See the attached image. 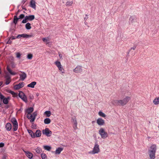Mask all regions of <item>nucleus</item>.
Wrapping results in <instances>:
<instances>
[{"label": "nucleus", "instance_id": "obj_1", "mask_svg": "<svg viewBox=\"0 0 159 159\" xmlns=\"http://www.w3.org/2000/svg\"><path fill=\"white\" fill-rule=\"evenodd\" d=\"M156 150V146L155 144L152 145L150 147L148 150L149 159H154L155 158V153Z\"/></svg>", "mask_w": 159, "mask_h": 159}, {"label": "nucleus", "instance_id": "obj_16", "mask_svg": "<svg viewBox=\"0 0 159 159\" xmlns=\"http://www.w3.org/2000/svg\"><path fill=\"white\" fill-rule=\"evenodd\" d=\"M34 134L35 138L36 137H39L41 136L42 133L41 131L39 129L36 130V132Z\"/></svg>", "mask_w": 159, "mask_h": 159}, {"label": "nucleus", "instance_id": "obj_43", "mask_svg": "<svg viewBox=\"0 0 159 159\" xmlns=\"http://www.w3.org/2000/svg\"><path fill=\"white\" fill-rule=\"evenodd\" d=\"M5 97L0 92V99L1 101H2V100Z\"/></svg>", "mask_w": 159, "mask_h": 159}, {"label": "nucleus", "instance_id": "obj_34", "mask_svg": "<svg viewBox=\"0 0 159 159\" xmlns=\"http://www.w3.org/2000/svg\"><path fill=\"white\" fill-rule=\"evenodd\" d=\"M73 3L72 1H68L66 2V6L69 7L71 6Z\"/></svg>", "mask_w": 159, "mask_h": 159}, {"label": "nucleus", "instance_id": "obj_64", "mask_svg": "<svg viewBox=\"0 0 159 159\" xmlns=\"http://www.w3.org/2000/svg\"><path fill=\"white\" fill-rule=\"evenodd\" d=\"M2 103L0 102V106L1 107L2 106Z\"/></svg>", "mask_w": 159, "mask_h": 159}, {"label": "nucleus", "instance_id": "obj_30", "mask_svg": "<svg viewBox=\"0 0 159 159\" xmlns=\"http://www.w3.org/2000/svg\"><path fill=\"white\" fill-rule=\"evenodd\" d=\"M43 148L46 150L48 151H50L51 149V147L48 145H45L43 146Z\"/></svg>", "mask_w": 159, "mask_h": 159}, {"label": "nucleus", "instance_id": "obj_12", "mask_svg": "<svg viewBox=\"0 0 159 159\" xmlns=\"http://www.w3.org/2000/svg\"><path fill=\"white\" fill-rule=\"evenodd\" d=\"M20 72L22 73V74H20L19 75L20 76V79L22 81H23L26 78L27 75L24 72L20 71Z\"/></svg>", "mask_w": 159, "mask_h": 159}, {"label": "nucleus", "instance_id": "obj_33", "mask_svg": "<svg viewBox=\"0 0 159 159\" xmlns=\"http://www.w3.org/2000/svg\"><path fill=\"white\" fill-rule=\"evenodd\" d=\"M36 152L38 153H40L42 152V149L41 148L38 147L35 150Z\"/></svg>", "mask_w": 159, "mask_h": 159}, {"label": "nucleus", "instance_id": "obj_36", "mask_svg": "<svg viewBox=\"0 0 159 159\" xmlns=\"http://www.w3.org/2000/svg\"><path fill=\"white\" fill-rule=\"evenodd\" d=\"M41 155L42 159H47V155L45 154L42 153L41 154Z\"/></svg>", "mask_w": 159, "mask_h": 159}, {"label": "nucleus", "instance_id": "obj_37", "mask_svg": "<svg viewBox=\"0 0 159 159\" xmlns=\"http://www.w3.org/2000/svg\"><path fill=\"white\" fill-rule=\"evenodd\" d=\"M137 46V44H134L133 47L131 48L130 49H129L128 51V54H129V52L131 50H135V48H136V47Z\"/></svg>", "mask_w": 159, "mask_h": 159}, {"label": "nucleus", "instance_id": "obj_50", "mask_svg": "<svg viewBox=\"0 0 159 159\" xmlns=\"http://www.w3.org/2000/svg\"><path fill=\"white\" fill-rule=\"evenodd\" d=\"M27 117L28 119H31L33 117V115H31L30 116H29V115H27Z\"/></svg>", "mask_w": 159, "mask_h": 159}, {"label": "nucleus", "instance_id": "obj_6", "mask_svg": "<svg viewBox=\"0 0 159 159\" xmlns=\"http://www.w3.org/2000/svg\"><path fill=\"white\" fill-rule=\"evenodd\" d=\"M42 133L48 137H50L52 134V132L48 128H46L42 130Z\"/></svg>", "mask_w": 159, "mask_h": 159}, {"label": "nucleus", "instance_id": "obj_58", "mask_svg": "<svg viewBox=\"0 0 159 159\" xmlns=\"http://www.w3.org/2000/svg\"><path fill=\"white\" fill-rule=\"evenodd\" d=\"M7 156L5 155H4L2 157V159H6Z\"/></svg>", "mask_w": 159, "mask_h": 159}, {"label": "nucleus", "instance_id": "obj_17", "mask_svg": "<svg viewBox=\"0 0 159 159\" xmlns=\"http://www.w3.org/2000/svg\"><path fill=\"white\" fill-rule=\"evenodd\" d=\"M27 18L28 21H32L34 20L35 18L34 16V15H30L29 16H25Z\"/></svg>", "mask_w": 159, "mask_h": 159}, {"label": "nucleus", "instance_id": "obj_44", "mask_svg": "<svg viewBox=\"0 0 159 159\" xmlns=\"http://www.w3.org/2000/svg\"><path fill=\"white\" fill-rule=\"evenodd\" d=\"M29 97L30 99L31 100L33 99L34 98V97L33 95L30 93L29 94Z\"/></svg>", "mask_w": 159, "mask_h": 159}, {"label": "nucleus", "instance_id": "obj_49", "mask_svg": "<svg viewBox=\"0 0 159 159\" xmlns=\"http://www.w3.org/2000/svg\"><path fill=\"white\" fill-rule=\"evenodd\" d=\"M36 126L37 125L33 123L31 127L33 128L36 129H37V128L36 127Z\"/></svg>", "mask_w": 159, "mask_h": 159}, {"label": "nucleus", "instance_id": "obj_45", "mask_svg": "<svg viewBox=\"0 0 159 159\" xmlns=\"http://www.w3.org/2000/svg\"><path fill=\"white\" fill-rule=\"evenodd\" d=\"M21 56V54L20 52L16 53V57L17 58H20Z\"/></svg>", "mask_w": 159, "mask_h": 159}, {"label": "nucleus", "instance_id": "obj_3", "mask_svg": "<svg viewBox=\"0 0 159 159\" xmlns=\"http://www.w3.org/2000/svg\"><path fill=\"white\" fill-rule=\"evenodd\" d=\"M99 134L100 135L101 137L103 139L108 137V134L107 132L105 131V130L102 128L100 129L99 131Z\"/></svg>", "mask_w": 159, "mask_h": 159}, {"label": "nucleus", "instance_id": "obj_41", "mask_svg": "<svg viewBox=\"0 0 159 159\" xmlns=\"http://www.w3.org/2000/svg\"><path fill=\"white\" fill-rule=\"evenodd\" d=\"M28 21V20H27V18H26L25 17V19L22 20L21 23H27Z\"/></svg>", "mask_w": 159, "mask_h": 159}, {"label": "nucleus", "instance_id": "obj_62", "mask_svg": "<svg viewBox=\"0 0 159 159\" xmlns=\"http://www.w3.org/2000/svg\"><path fill=\"white\" fill-rule=\"evenodd\" d=\"M22 9L25 10V11L26 10V9L24 7H23V6H22Z\"/></svg>", "mask_w": 159, "mask_h": 159}, {"label": "nucleus", "instance_id": "obj_21", "mask_svg": "<svg viewBox=\"0 0 159 159\" xmlns=\"http://www.w3.org/2000/svg\"><path fill=\"white\" fill-rule=\"evenodd\" d=\"M5 127L7 131L10 130L11 128V124L9 123H7L5 126Z\"/></svg>", "mask_w": 159, "mask_h": 159}, {"label": "nucleus", "instance_id": "obj_23", "mask_svg": "<svg viewBox=\"0 0 159 159\" xmlns=\"http://www.w3.org/2000/svg\"><path fill=\"white\" fill-rule=\"evenodd\" d=\"M72 122H73L74 124V127L75 129V128L77 127V122L76 119L75 117H72Z\"/></svg>", "mask_w": 159, "mask_h": 159}, {"label": "nucleus", "instance_id": "obj_55", "mask_svg": "<svg viewBox=\"0 0 159 159\" xmlns=\"http://www.w3.org/2000/svg\"><path fill=\"white\" fill-rule=\"evenodd\" d=\"M26 0H22L21 2V4H22V5L25 3L26 1Z\"/></svg>", "mask_w": 159, "mask_h": 159}, {"label": "nucleus", "instance_id": "obj_51", "mask_svg": "<svg viewBox=\"0 0 159 159\" xmlns=\"http://www.w3.org/2000/svg\"><path fill=\"white\" fill-rule=\"evenodd\" d=\"M4 145V143L1 142L0 143V148L3 147Z\"/></svg>", "mask_w": 159, "mask_h": 159}, {"label": "nucleus", "instance_id": "obj_22", "mask_svg": "<svg viewBox=\"0 0 159 159\" xmlns=\"http://www.w3.org/2000/svg\"><path fill=\"white\" fill-rule=\"evenodd\" d=\"M27 130L28 132V133L30 135L31 137L33 138H35V136L34 133L31 130L27 129Z\"/></svg>", "mask_w": 159, "mask_h": 159}, {"label": "nucleus", "instance_id": "obj_26", "mask_svg": "<svg viewBox=\"0 0 159 159\" xmlns=\"http://www.w3.org/2000/svg\"><path fill=\"white\" fill-rule=\"evenodd\" d=\"M153 103L155 105H157L159 104V98H156L153 100Z\"/></svg>", "mask_w": 159, "mask_h": 159}, {"label": "nucleus", "instance_id": "obj_8", "mask_svg": "<svg viewBox=\"0 0 159 159\" xmlns=\"http://www.w3.org/2000/svg\"><path fill=\"white\" fill-rule=\"evenodd\" d=\"M31 36H32L31 35L27 34H18L17 36L16 37V38L19 39L22 37L24 38H28L31 37Z\"/></svg>", "mask_w": 159, "mask_h": 159}, {"label": "nucleus", "instance_id": "obj_20", "mask_svg": "<svg viewBox=\"0 0 159 159\" xmlns=\"http://www.w3.org/2000/svg\"><path fill=\"white\" fill-rule=\"evenodd\" d=\"M36 84V82L33 81L30 84H28L27 86L28 87H30L33 88L34 87V86Z\"/></svg>", "mask_w": 159, "mask_h": 159}, {"label": "nucleus", "instance_id": "obj_28", "mask_svg": "<svg viewBox=\"0 0 159 159\" xmlns=\"http://www.w3.org/2000/svg\"><path fill=\"white\" fill-rule=\"evenodd\" d=\"M25 27L26 29L27 30H29L31 29V24L30 23H27L25 25Z\"/></svg>", "mask_w": 159, "mask_h": 159}, {"label": "nucleus", "instance_id": "obj_59", "mask_svg": "<svg viewBox=\"0 0 159 159\" xmlns=\"http://www.w3.org/2000/svg\"><path fill=\"white\" fill-rule=\"evenodd\" d=\"M20 10H19L18 11L15 13V15H16V16H17L18 14L19 13V12H20Z\"/></svg>", "mask_w": 159, "mask_h": 159}, {"label": "nucleus", "instance_id": "obj_61", "mask_svg": "<svg viewBox=\"0 0 159 159\" xmlns=\"http://www.w3.org/2000/svg\"><path fill=\"white\" fill-rule=\"evenodd\" d=\"M10 107V106L9 105H6L5 106V108L6 109H8V108H9V107Z\"/></svg>", "mask_w": 159, "mask_h": 159}, {"label": "nucleus", "instance_id": "obj_47", "mask_svg": "<svg viewBox=\"0 0 159 159\" xmlns=\"http://www.w3.org/2000/svg\"><path fill=\"white\" fill-rule=\"evenodd\" d=\"M33 115V117H34L35 118L36 116L37 115V113L36 111L34 112L33 113V114L32 115Z\"/></svg>", "mask_w": 159, "mask_h": 159}, {"label": "nucleus", "instance_id": "obj_53", "mask_svg": "<svg viewBox=\"0 0 159 159\" xmlns=\"http://www.w3.org/2000/svg\"><path fill=\"white\" fill-rule=\"evenodd\" d=\"M43 42H47L48 41V40L46 38H43Z\"/></svg>", "mask_w": 159, "mask_h": 159}, {"label": "nucleus", "instance_id": "obj_5", "mask_svg": "<svg viewBox=\"0 0 159 159\" xmlns=\"http://www.w3.org/2000/svg\"><path fill=\"white\" fill-rule=\"evenodd\" d=\"M18 96L23 101L26 103H27V100L26 96L23 92L20 91L18 94Z\"/></svg>", "mask_w": 159, "mask_h": 159}, {"label": "nucleus", "instance_id": "obj_2", "mask_svg": "<svg viewBox=\"0 0 159 159\" xmlns=\"http://www.w3.org/2000/svg\"><path fill=\"white\" fill-rule=\"evenodd\" d=\"M130 99V97H126L123 100H115L114 102L117 105L123 106L126 104Z\"/></svg>", "mask_w": 159, "mask_h": 159}, {"label": "nucleus", "instance_id": "obj_42", "mask_svg": "<svg viewBox=\"0 0 159 159\" xmlns=\"http://www.w3.org/2000/svg\"><path fill=\"white\" fill-rule=\"evenodd\" d=\"M24 17H25L24 15L23 14H21L18 18H19V19H22L24 18Z\"/></svg>", "mask_w": 159, "mask_h": 159}, {"label": "nucleus", "instance_id": "obj_24", "mask_svg": "<svg viewBox=\"0 0 159 159\" xmlns=\"http://www.w3.org/2000/svg\"><path fill=\"white\" fill-rule=\"evenodd\" d=\"M19 20V18H18L17 17L16 15H15L14 17L13 21L12 23H13L15 24V25H16Z\"/></svg>", "mask_w": 159, "mask_h": 159}, {"label": "nucleus", "instance_id": "obj_57", "mask_svg": "<svg viewBox=\"0 0 159 159\" xmlns=\"http://www.w3.org/2000/svg\"><path fill=\"white\" fill-rule=\"evenodd\" d=\"M16 37L15 38L14 36H12L11 37L10 39L11 40H14L16 39Z\"/></svg>", "mask_w": 159, "mask_h": 159}, {"label": "nucleus", "instance_id": "obj_9", "mask_svg": "<svg viewBox=\"0 0 159 159\" xmlns=\"http://www.w3.org/2000/svg\"><path fill=\"white\" fill-rule=\"evenodd\" d=\"M24 85V83L23 82L20 83L18 84H16L14 86L15 89L18 90L22 88Z\"/></svg>", "mask_w": 159, "mask_h": 159}, {"label": "nucleus", "instance_id": "obj_39", "mask_svg": "<svg viewBox=\"0 0 159 159\" xmlns=\"http://www.w3.org/2000/svg\"><path fill=\"white\" fill-rule=\"evenodd\" d=\"M59 70L61 71L62 73H64V70L63 68V67L61 66L59 67H58Z\"/></svg>", "mask_w": 159, "mask_h": 159}, {"label": "nucleus", "instance_id": "obj_35", "mask_svg": "<svg viewBox=\"0 0 159 159\" xmlns=\"http://www.w3.org/2000/svg\"><path fill=\"white\" fill-rule=\"evenodd\" d=\"M98 114L100 116H102V117H105L106 116V115L104 113L101 111H100L99 112Z\"/></svg>", "mask_w": 159, "mask_h": 159}, {"label": "nucleus", "instance_id": "obj_56", "mask_svg": "<svg viewBox=\"0 0 159 159\" xmlns=\"http://www.w3.org/2000/svg\"><path fill=\"white\" fill-rule=\"evenodd\" d=\"M12 42L11 40L10 39H9L7 42V43L8 44H11Z\"/></svg>", "mask_w": 159, "mask_h": 159}, {"label": "nucleus", "instance_id": "obj_46", "mask_svg": "<svg viewBox=\"0 0 159 159\" xmlns=\"http://www.w3.org/2000/svg\"><path fill=\"white\" fill-rule=\"evenodd\" d=\"M11 81L10 80H7L6 79V81L5 82V84L6 85H8L10 83Z\"/></svg>", "mask_w": 159, "mask_h": 159}, {"label": "nucleus", "instance_id": "obj_54", "mask_svg": "<svg viewBox=\"0 0 159 159\" xmlns=\"http://www.w3.org/2000/svg\"><path fill=\"white\" fill-rule=\"evenodd\" d=\"M88 17L87 15H86V16L84 18V21H86L88 19Z\"/></svg>", "mask_w": 159, "mask_h": 159}, {"label": "nucleus", "instance_id": "obj_11", "mask_svg": "<svg viewBox=\"0 0 159 159\" xmlns=\"http://www.w3.org/2000/svg\"><path fill=\"white\" fill-rule=\"evenodd\" d=\"M74 71L75 73H81L82 71L81 66H78L74 70Z\"/></svg>", "mask_w": 159, "mask_h": 159}, {"label": "nucleus", "instance_id": "obj_60", "mask_svg": "<svg viewBox=\"0 0 159 159\" xmlns=\"http://www.w3.org/2000/svg\"><path fill=\"white\" fill-rule=\"evenodd\" d=\"M11 66L12 67H15V65L14 63H11Z\"/></svg>", "mask_w": 159, "mask_h": 159}, {"label": "nucleus", "instance_id": "obj_4", "mask_svg": "<svg viewBox=\"0 0 159 159\" xmlns=\"http://www.w3.org/2000/svg\"><path fill=\"white\" fill-rule=\"evenodd\" d=\"M11 121L13 125V131H16L18 128V124L16 119L13 117L11 119Z\"/></svg>", "mask_w": 159, "mask_h": 159}, {"label": "nucleus", "instance_id": "obj_31", "mask_svg": "<svg viewBox=\"0 0 159 159\" xmlns=\"http://www.w3.org/2000/svg\"><path fill=\"white\" fill-rule=\"evenodd\" d=\"M135 19V16H131L129 19V23H133L134 22V20Z\"/></svg>", "mask_w": 159, "mask_h": 159}, {"label": "nucleus", "instance_id": "obj_63", "mask_svg": "<svg viewBox=\"0 0 159 159\" xmlns=\"http://www.w3.org/2000/svg\"><path fill=\"white\" fill-rule=\"evenodd\" d=\"M84 24L86 25H87V23L86 22V21H85L84 22Z\"/></svg>", "mask_w": 159, "mask_h": 159}, {"label": "nucleus", "instance_id": "obj_48", "mask_svg": "<svg viewBox=\"0 0 159 159\" xmlns=\"http://www.w3.org/2000/svg\"><path fill=\"white\" fill-rule=\"evenodd\" d=\"M5 78L7 80H10L11 79V77L9 75H5Z\"/></svg>", "mask_w": 159, "mask_h": 159}, {"label": "nucleus", "instance_id": "obj_13", "mask_svg": "<svg viewBox=\"0 0 159 159\" xmlns=\"http://www.w3.org/2000/svg\"><path fill=\"white\" fill-rule=\"evenodd\" d=\"M10 99V98L9 97H8L7 98L5 97L2 100L3 103L5 105H7L9 103V101Z\"/></svg>", "mask_w": 159, "mask_h": 159}, {"label": "nucleus", "instance_id": "obj_29", "mask_svg": "<svg viewBox=\"0 0 159 159\" xmlns=\"http://www.w3.org/2000/svg\"><path fill=\"white\" fill-rule=\"evenodd\" d=\"M44 114L46 115L47 117H49L51 116V112L50 111H47L44 112Z\"/></svg>", "mask_w": 159, "mask_h": 159}, {"label": "nucleus", "instance_id": "obj_18", "mask_svg": "<svg viewBox=\"0 0 159 159\" xmlns=\"http://www.w3.org/2000/svg\"><path fill=\"white\" fill-rule=\"evenodd\" d=\"M63 148L61 147H59L57 148L55 152H54L55 153V154H60L61 152L63 150Z\"/></svg>", "mask_w": 159, "mask_h": 159}, {"label": "nucleus", "instance_id": "obj_19", "mask_svg": "<svg viewBox=\"0 0 159 159\" xmlns=\"http://www.w3.org/2000/svg\"><path fill=\"white\" fill-rule=\"evenodd\" d=\"M35 2L33 0H31L30 2V6L34 9L36 8Z\"/></svg>", "mask_w": 159, "mask_h": 159}, {"label": "nucleus", "instance_id": "obj_14", "mask_svg": "<svg viewBox=\"0 0 159 159\" xmlns=\"http://www.w3.org/2000/svg\"><path fill=\"white\" fill-rule=\"evenodd\" d=\"M34 108L33 107H29L25 110V113H28V114H30L33 111Z\"/></svg>", "mask_w": 159, "mask_h": 159}, {"label": "nucleus", "instance_id": "obj_10", "mask_svg": "<svg viewBox=\"0 0 159 159\" xmlns=\"http://www.w3.org/2000/svg\"><path fill=\"white\" fill-rule=\"evenodd\" d=\"M97 123L99 125H103L105 124L104 120L102 118H99L97 120Z\"/></svg>", "mask_w": 159, "mask_h": 159}, {"label": "nucleus", "instance_id": "obj_38", "mask_svg": "<svg viewBox=\"0 0 159 159\" xmlns=\"http://www.w3.org/2000/svg\"><path fill=\"white\" fill-rule=\"evenodd\" d=\"M55 63L58 68L61 66L60 61H56L55 62Z\"/></svg>", "mask_w": 159, "mask_h": 159}, {"label": "nucleus", "instance_id": "obj_40", "mask_svg": "<svg viewBox=\"0 0 159 159\" xmlns=\"http://www.w3.org/2000/svg\"><path fill=\"white\" fill-rule=\"evenodd\" d=\"M33 55L31 54H29L27 56V58L29 59H31L32 58Z\"/></svg>", "mask_w": 159, "mask_h": 159}, {"label": "nucleus", "instance_id": "obj_32", "mask_svg": "<svg viewBox=\"0 0 159 159\" xmlns=\"http://www.w3.org/2000/svg\"><path fill=\"white\" fill-rule=\"evenodd\" d=\"M9 93H11L14 97H16L17 96V93H16L10 90Z\"/></svg>", "mask_w": 159, "mask_h": 159}, {"label": "nucleus", "instance_id": "obj_7", "mask_svg": "<svg viewBox=\"0 0 159 159\" xmlns=\"http://www.w3.org/2000/svg\"><path fill=\"white\" fill-rule=\"evenodd\" d=\"M99 146L96 142L95 143V146L93 148V150L92 152L93 154L98 153L99 151Z\"/></svg>", "mask_w": 159, "mask_h": 159}, {"label": "nucleus", "instance_id": "obj_15", "mask_svg": "<svg viewBox=\"0 0 159 159\" xmlns=\"http://www.w3.org/2000/svg\"><path fill=\"white\" fill-rule=\"evenodd\" d=\"M24 152L25 153V154L26 155V156L30 159L32 158L33 155L32 153L31 152H30L28 151H25L23 150Z\"/></svg>", "mask_w": 159, "mask_h": 159}, {"label": "nucleus", "instance_id": "obj_25", "mask_svg": "<svg viewBox=\"0 0 159 159\" xmlns=\"http://www.w3.org/2000/svg\"><path fill=\"white\" fill-rule=\"evenodd\" d=\"M7 69L8 71L9 72V73L11 75H15L16 74V73L14 72H12L11 70L9 68L8 66H7Z\"/></svg>", "mask_w": 159, "mask_h": 159}, {"label": "nucleus", "instance_id": "obj_52", "mask_svg": "<svg viewBox=\"0 0 159 159\" xmlns=\"http://www.w3.org/2000/svg\"><path fill=\"white\" fill-rule=\"evenodd\" d=\"M35 119V118L34 117H33L32 119H31V120H30V122L32 123L34 121Z\"/></svg>", "mask_w": 159, "mask_h": 159}, {"label": "nucleus", "instance_id": "obj_27", "mask_svg": "<svg viewBox=\"0 0 159 159\" xmlns=\"http://www.w3.org/2000/svg\"><path fill=\"white\" fill-rule=\"evenodd\" d=\"M44 123L46 124H48L51 122V120L49 118H46L44 120Z\"/></svg>", "mask_w": 159, "mask_h": 159}]
</instances>
